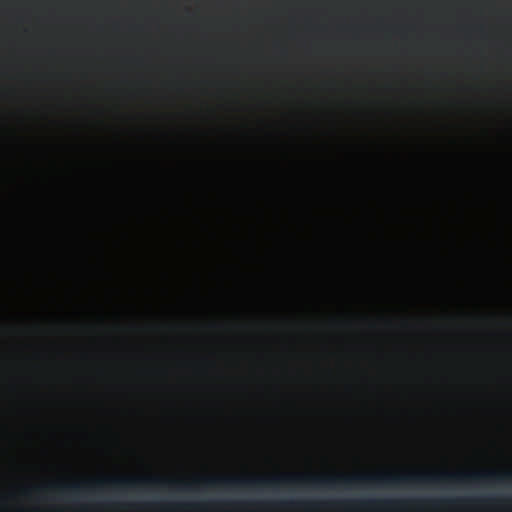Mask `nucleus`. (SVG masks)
I'll use <instances>...</instances> for the list:
<instances>
[{"mask_svg": "<svg viewBox=\"0 0 512 512\" xmlns=\"http://www.w3.org/2000/svg\"><path fill=\"white\" fill-rule=\"evenodd\" d=\"M347 509H403L407 500H346L336 503Z\"/></svg>", "mask_w": 512, "mask_h": 512, "instance_id": "nucleus-1", "label": "nucleus"}, {"mask_svg": "<svg viewBox=\"0 0 512 512\" xmlns=\"http://www.w3.org/2000/svg\"><path fill=\"white\" fill-rule=\"evenodd\" d=\"M320 504L321 503L310 502V501H298V502L281 501V502L274 503V505L281 506V507L298 506V507H302L305 509H317L320 506Z\"/></svg>", "mask_w": 512, "mask_h": 512, "instance_id": "nucleus-2", "label": "nucleus"}, {"mask_svg": "<svg viewBox=\"0 0 512 512\" xmlns=\"http://www.w3.org/2000/svg\"><path fill=\"white\" fill-rule=\"evenodd\" d=\"M465 501H467V500H462V499L430 500V501H428V504H430L434 507H437L441 504L454 505V504L462 503Z\"/></svg>", "mask_w": 512, "mask_h": 512, "instance_id": "nucleus-3", "label": "nucleus"}, {"mask_svg": "<svg viewBox=\"0 0 512 512\" xmlns=\"http://www.w3.org/2000/svg\"><path fill=\"white\" fill-rule=\"evenodd\" d=\"M173 507L178 509H202V505L199 503L176 504Z\"/></svg>", "mask_w": 512, "mask_h": 512, "instance_id": "nucleus-4", "label": "nucleus"}, {"mask_svg": "<svg viewBox=\"0 0 512 512\" xmlns=\"http://www.w3.org/2000/svg\"><path fill=\"white\" fill-rule=\"evenodd\" d=\"M475 501L482 502V503H489V502H492L494 500L491 499V498H482V499H478V500H475Z\"/></svg>", "mask_w": 512, "mask_h": 512, "instance_id": "nucleus-5", "label": "nucleus"}]
</instances>
